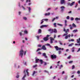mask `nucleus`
Listing matches in <instances>:
<instances>
[{
    "label": "nucleus",
    "instance_id": "nucleus-7",
    "mask_svg": "<svg viewBox=\"0 0 80 80\" xmlns=\"http://www.w3.org/2000/svg\"><path fill=\"white\" fill-rule=\"evenodd\" d=\"M48 31L49 32H50V33H53V29H49L48 30Z\"/></svg>",
    "mask_w": 80,
    "mask_h": 80
},
{
    "label": "nucleus",
    "instance_id": "nucleus-3",
    "mask_svg": "<svg viewBox=\"0 0 80 80\" xmlns=\"http://www.w3.org/2000/svg\"><path fill=\"white\" fill-rule=\"evenodd\" d=\"M57 55L53 54L51 56V58L52 59H56L57 58Z\"/></svg>",
    "mask_w": 80,
    "mask_h": 80
},
{
    "label": "nucleus",
    "instance_id": "nucleus-39",
    "mask_svg": "<svg viewBox=\"0 0 80 80\" xmlns=\"http://www.w3.org/2000/svg\"><path fill=\"white\" fill-rule=\"evenodd\" d=\"M71 58V56H69L68 57V59H70Z\"/></svg>",
    "mask_w": 80,
    "mask_h": 80
},
{
    "label": "nucleus",
    "instance_id": "nucleus-20",
    "mask_svg": "<svg viewBox=\"0 0 80 80\" xmlns=\"http://www.w3.org/2000/svg\"><path fill=\"white\" fill-rule=\"evenodd\" d=\"M74 43H71V44H70L68 45L69 47H72V45H73Z\"/></svg>",
    "mask_w": 80,
    "mask_h": 80
},
{
    "label": "nucleus",
    "instance_id": "nucleus-6",
    "mask_svg": "<svg viewBox=\"0 0 80 80\" xmlns=\"http://www.w3.org/2000/svg\"><path fill=\"white\" fill-rule=\"evenodd\" d=\"M60 8L61 9V12H63V11H64V9L65 8V7L64 6H61Z\"/></svg>",
    "mask_w": 80,
    "mask_h": 80
},
{
    "label": "nucleus",
    "instance_id": "nucleus-19",
    "mask_svg": "<svg viewBox=\"0 0 80 80\" xmlns=\"http://www.w3.org/2000/svg\"><path fill=\"white\" fill-rule=\"evenodd\" d=\"M53 32H54V33H57V29H54Z\"/></svg>",
    "mask_w": 80,
    "mask_h": 80
},
{
    "label": "nucleus",
    "instance_id": "nucleus-25",
    "mask_svg": "<svg viewBox=\"0 0 80 80\" xmlns=\"http://www.w3.org/2000/svg\"><path fill=\"white\" fill-rule=\"evenodd\" d=\"M47 46H49V47L50 48H51V47H52V46H51V45H50V44H49V43H47Z\"/></svg>",
    "mask_w": 80,
    "mask_h": 80
},
{
    "label": "nucleus",
    "instance_id": "nucleus-55",
    "mask_svg": "<svg viewBox=\"0 0 80 80\" xmlns=\"http://www.w3.org/2000/svg\"><path fill=\"white\" fill-rule=\"evenodd\" d=\"M38 47H42V45L39 44L38 45Z\"/></svg>",
    "mask_w": 80,
    "mask_h": 80
},
{
    "label": "nucleus",
    "instance_id": "nucleus-12",
    "mask_svg": "<svg viewBox=\"0 0 80 80\" xmlns=\"http://www.w3.org/2000/svg\"><path fill=\"white\" fill-rule=\"evenodd\" d=\"M55 40L53 38H51L50 39V43H53V41Z\"/></svg>",
    "mask_w": 80,
    "mask_h": 80
},
{
    "label": "nucleus",
    "instance_id": "nucleus-18",
    "mask_svg": "<svg viewBox=\"0 0 80 80\" xmlns=\"http://www.w3.org/2000/svg\"><path fill=\"white\" fill-rule=\"evenodd\" d=\"M38 33H42V30L39 29L38 31Z\"/></svg>",
    "mask_w": 80,
    "mask_h": 80
},
{
    "label": "nucleus",
    "instance_id": "nucleus-34",
    "mask_svg": "<svg viewBox=\"0 0 80 80\" xmlns=\"http://www.w3.org/2000/svg\"><path fill=\"white\" fill-rule=\"evenodd\" d=\"M42 49H40V48H38L37 50L36 51V52H38V51H39V50H42Z\"/></svg>",
    "mask_w": 80,
    "mask_h": 80
},
{
    "label": "nucleus",
    "instance_id": "nucleus-61",
    "mask_svg": "<svg viewBox=\"0 0 80 80\" xmlns=\"http://www.w3.org/2000/svg\"><path fill=\"white\" fill-rule=\"evenodd\" d=\"M67 21L66 20H65V23H67Z\"/></svg>",
    "mask_w": 80,
    "mask_h": 80
},
{
    "label": "nucleus",
    "instance_id": "nucleus-9",
    "mask_svg": "<svg viewBox=\"0 0 80 80\" xmlns=\"http://www.w3.org/2000/svg\"><path fill=\"white\" fill-rule=\"evenodd\" d=\"M42 49H43L44 50H47V48H46L45 46L43 45L42 46Z\"/></svg>",
    "mask_w": 80,
    "mask_h": 80
},
{
    "label": "nucleus",
    "instance_id": "nucleus-4",
    "mask_svg": "<svg viewBox=\"0 0 80 80\" xmlns=\"http://www.w3.org/2000/svg\"><path fill=\"white\" fill-rule=\"evenodd\" d=\"M54 48H55V49L57 51H58V50H62V48H59L57 46H56L54 47Z\"/></svg>",
    "mask_w": 80,
    "mask_h": 80
},
{
    "label": "nucleus",
    "instance_id": "nucleus-24",
    "mask_svg": "<svg viewBox=\"0 0 80 80\" xmlns=\"http://www.w3.org/2000/svg\"><path fill=\"white\" fill-rule=\"evenodd\" d=\"M39 62H41V64H42V63H43V60L42 59H40L39 60Z\"/></svg>",
    "mask_w": 80,
    "mask_h": 80
},
{
    "label": "nucleus",
    "instance_id": "nucleus-54",
    "mask_svg": "<svg viewBox=\"0 0 80 80\" xmlns=\"http://www.w3.org/2000/svg\"><path fill=\"white\" fill-rule=\"evenodd\" d=\"M51 10V8H48L47 10V11H48V10Z\"/></svg>",
    "mask_w": 80,
    "mask_h": 80
},
{
    "label": "nucleus",
    "instance_id": "nucleus-17",
    "mask_svg": "<svg viewBox=\"0 0 80 80\" xmlns=\"http://www.w3.org/2000/svg\"><path fill=\"white\" fill-rule=\"evenodd\" d=\"M28 69H27L26 70V72L27 73L28 76H29V73L28 72Z\"/></svg>",
    "mask_w": 80,
    "mask_h": 80
},
{
    "label": "nucleus",
    "instance_id": "nucleus-64",
    "mask_svg": "<svg viewBox=\"0 0 80 80\" xmlns=\"http://www.w3.org/2000/svg\"><path fill=\"white\" fill-rule=\"evenodd\" d=\"M59 54H60V53H61V51H59Z\"/></svg>",
    "mask_w": 80,
    "mask_h": 80
},
{
    "label": "nucleus",
    "instance_id": "nucleus-63",
    "mask_svg": "<svg viewBox=\"0 0 80 80\" xmlns=\"http://www.w3.org/2000/svg\"><path fill=\"white\" fill-rule=\"evenodd\" d=\"M56 77V76H54V77L53 78V79H55Z\"/></svg>",
    "mask_w": 80,
    "mask_h": 80
},
{
    "label": "nucleus",
    "instance_id": "nucleus-8",
    "mask_svg": "<svg viewBox=\"0 0 80 80\" xmlns=\"http://www.w3.org/2000/svg\"><path fill=\"white\" fill-rule=\"evenodd\" d=\"M42 55H43V56L45 58H48V57L46 55V53H43L42 54Z\"/></svg>",
    "mask_w": 80,
    "mask_h": 80
},
{
    "label": "nucleus",
    "instance_id": "nucleus-45",
    "mask_svg": "<svg viewBox=\"0 0 80 80\" xmlns=\"http://www.w3.org/2000/svg\"><path fill=\"white\" fill-rule=\"evenodd\" d=\"M45 21H48V19H43Z\"/></svg>",
    "mask_w": 80,
    "mask_h": 80
},
{
    "label": "nucleus",
    "instance_id": "nucleus-44",
    "mask_svg": "<svg viewBox=\"0 0 80 80\" xmlns=\"http://www.w3.org/2000/svg\"><path fill=\"white\" fill-rule=\"evenodd\" d=\"M23 19H24V20H27V18H26V17H24L23 18Z\"/></svg>",
    "mask_w": 80,
    "mask_h": 80
},
{
    "label": "nucleus",
    "instance_id": "nucleus-11",
    "mask_svg": "<svg viewBox=\"0 0 80 80\" xmlns=\"http://www.w3.org/2000/svg\"><path fill=\"white\" fill-rule=\"evenodd\" d=\"M65 3V0H61V4H63Z\"/></svg>",
    "mask_w": 80,
    "mask_h": 80
},
{
    "label": "nucleus",
    "instance_id": "nucleus-33",
    "mask_svg": "<svg viewBox=\"0 0 80 80\" xmlns=\"http://www.w3.org/2000/svg\"><path fill=\"white\" fill-rule=\"evenodd\" d=\"M56 24H57L56 23H54L53 24L55 27H57V25H56Z\"/></svg>",
    "mask_w": 80,
    "mask_h": 80
},
{
    "label": "nucleus",
    "instance_id": "nucleus-22",
    "mask_svg": "<svg viewBox=\"0 0 80 80\" xmlns=\"http://www.w3.org/2000/svg\"><path fill=\"white\" fill-rule=\"evenodd\" d=\"M74 3H75V1L71 3V6H72V5H73Z\"/></svg>",
    "mask_w": 80,
    "mask_h": 80
},
{
    "label": "nucleus",
    "instance_id": "nucleus-31",
    "mask_svg": "<svg viewBox=\"0 0 80 80\" xmlns=\"http://www.w3.org/2000/svg\"><path fill=\"white\" fill-rule=\"evenodd\" d=\"M59 42L60 44L61 45H62V42H61V41H59Z\"/></svg>",
    "mask_w": 80,
    "mask_h": 80
},
{
    "label": "nucleus",
    "instance_id": "nucleus-16",
    "mask_svg": "<svg viewBox=\"0 0 80 80\" xmlns=\"http://www.w3.org/2000/svg\"><path fill=\"white\" fill-rule=\"evenodd\" d=\"M41 36H42L41 35L40 36H36V37L37 38L38 40H39V37H41Z\"/></svg>",
    "mask_w": 80,
    "mask_h": 80
},
{
    "label": "nucleus",
    "instance_id": "nucleus-46",
    "mask_svg": "<svg viewBox=\"0 0 80 80\" xmlns=\"http://www.w3.org/2000/svg\"><path fill=\"white\" fill-rule=\"evenodd\" d=\"M77 73H78V74H80V71H78Z\"/></svg>",
    "mask_w": 80,
    "mask_h": 80
},
{
    "label": "nucleus",
    "instance_id": "nucleus-27",
    "mask_svg": "<svg viewBox=\"0 0 80 80\" xmlns=\"http://www.w3.org/2000/svg\"><path fill=\"white\" fill-rule=\"evenodd\" d=\"M59 26H60V27H62L63 26V25L59 23L57 24Z\"/></svg>",
    "mask_w": 80,
    "mask_h": 80
},
{
    "label": "nucleus",
    "instance_id": "nucleus-56",
    "mask_svg": "<svg viewBox=\"0 0 80 80\" xmlns=\"http://www.w3.org/2000/svg\"><path fill=\"white\" fill-rule=\"evenodd\" d=\"M55 20V18H54L52 20V22H54V20Z\"/></svg>",
    "mask_w": 80,
    "mask_h": 80
},
{
    "label": "nucleus",
    "instance_id": "nucleus-51",
    "mask_svg": "<svg viewBox=\"0 0 80 80\" xmlns=\"http://www.w3.org/2000/svg\"><path fill=\"white\" fill-rule=\"evenodd\" d=\"M16 78H19V75H17L16 76Z\"/></svg>",
    "mask_w": 80,
    "mask_h": 80
},
{
    "label": "nucleus",
    "instance_id": "nucleus-5",
    "mask_svg": "<svg viewBox=\"0 0 80 80\" xmlns=\"http://www.w3.org/2000/svg\"><path fill=\"white\" fill-rule=\"evenodd\" d=\"M23 73H24L25 74L23 78H22V80H25V78L26 77V73H25V70H24Z\"/></svg>",
    "mask_w": 80,
    "mask_h": 80
},
{
    "label": "nucleus",
    "instance_id": "nucleus-58",
    "mask_svg": "<svg viewBox=\"0 0 80 80\" xmlns=\"http://www.w3.org/2000/svg\"><path fill=\"white\" fill-rule=\"evenodd\" d=\"M79 51H80V48H79L78 49V50L77 51V52H79Z\"/></svg>",
    "mask_w": 80,
    "mask_h": 80
},
{
    "label": "nucleus",
    "instance_id": "nucleus-48",
    "mask_svg": "<svg viewBox=\"0 0 80 80\" xmlns=\"http://www.w3.org/2000/svg\"><path fill=\"white\" fill-rule=\"evenodd\" d=\"M74 18H71V20L72 21L73 20H74Z\"/></svg>",
    "mask_w": 80,
    "mask_h": 80
},
{
    "label": "nucleus",
    "instance_id": "nucleus-60",
    "mask_svg": "<svg viewBox=\"0 0 80 80\" xmlns=\"http://www.w3.org/2000/svg\"><path fill=\"white\" fill-rule=\"evenodd\" d=\"M44 25V27H47V25Z\"/></svg>",
    "mask_w": 80,
    "mask_h": 80
},
{
    "label": "nucleus",
    "instance_id": "nucleus-59",
    "mask_svg": "<svg viewBox=\"0 0 80 80\" xmlns=\"http://www.w3.org/2000/svg\"><path fill=\"white\" fill-rule=\"evenodd\" d=\"M70 29L71 30H72V29H73V27H71L70 28Z\"/></svg>",
    "mask_w": 80,
    "mask_h": 80
},
{
    "label": "nucleus",
    "instance_id": "nucleus-52",
    "mask_svg": "<svg viewBox=\"0 0 80 80\" xmlns=\"http://www.w3.org/2000/svg\"><path fill=\"white\" fill-rule=\"evenodd\" d=\"M44 26L43 25H42L41 26V28H43V27H44Z\"/></svg>",
    "mask_w": 80,
    "mask_h": 80
},
{
    "label": "nucleus",
    "instance_id": "nucleus-30",
    "mask_svg": "<svg viewBox=\"0 0 80 80\" xmlns=\"http://www.w3.org/2000/svg\"><path fill=\"white\" fill-rule=\"evenodd\" d=\"M67 19L68 20H69L70 19V17L69 16H67Z\"/></svg>",
    "mask_w": 80,
    "mask_h": 80
},
{
    "label": "nucleus",
    "instance_id": "nucleus-47",
    "mask_svg": "<svg viewBox=\"0 0 80 80\" xmlns=\"http://www.w3.org/2000/svg\"><path fill=\"white\" fill-rule=\"evenodd\" d=\"M42 20H43V19H42V20H41L42 22H41V24H42V23L44 22L43 21H42Z\"/></svg>",
    "mask_w": 80,
    "mask_h": 80
},
{
    "label": "nucleus",
    "instance_id": "nucleus-35",
    "mask_svg": "<svg viewBox=\"0 0 80 80\" xmlns=\"http://www.w3.org/2000/svg\"><path fill=\"white\" fill-rule=\"evenodd\" d=\"M28 10H29V12H30V10H31V8H30V7L28 8Z\"/></svg>",
    "mask_w": 80,
    "mask_h": 80
},
{
    "label": "nucleus",
    "instance_id": "nucleus-49",
    "mask_svg": "<svg viewBox=\"0 0 80 80\" xmlns=\"http://www.w3.org/2000/svg\"><path fill=\"white\" fill-rule=\"evenodd\" d=\"M31 2L30 0H27L26 1L27 2Z\"/></svg>",
    "mask_w": 80,
    "mask_h": 80
},
{
    "label": "nucleus",
    "instance_id": "nucleus-2",
    "mask_svg": "<svg viewBox=\"0 0 80 80\" xmlns=\"http://www.w3.org/2000/svg\"><path fill=\"white\" fill-rule=\"evenodd\" d=\"M23 54V49H21L19 52V56H21V58H22Z\"/></svg>",
    "mask_w": 80,
    "mask_h": 80
},
{
    "label": "nucleus",
    "instance_id": "nucleus-43",
    "mask_svg": "<svg viewBox=\"0 0 80 80\" xmlns=\"http://www.w3.org/2000/svg\"><path fill=\"white\" fill-rule=\"evenodd\" d=\"M19 34L20 35V36H22V32H20Z\"/></svg>",
    "mask_w": 80,
    "mask_h": 80
},
{
    "label": "nucleus",
    "instance_id": "nucleus-32",
    "mask_svg": "<svg viewBox=\"0 0 80 80\" xmlns=\"http://www.w3.org/2000/svg\"><path fill=\"white\" fill-rule=\"evenodd\" d=\"M37 67V65L36 64L33 66V68H35V67Z\"/></svg>",
    "mask_w": 80,
    "mask_h": 80
},
{
    "label": "nucleus",
    "instance_id": "nucleus-26",
    "mask_svg": "<svg viewBox=\"0 0 80 80\" xmlns=\"http://www.w3.org/2000/svg\"><path fill=\"white\" fill-rule=\"evenodd\" d=\"M24 33L25 34H27L28 33V32L27 31L25 30L24 31Z\"/></svg>",
    "mask_w": 80,
    "mask_h": 80
},
{
    "label": "nucleus",
    "instance_id": "nucleus-37",
    "mask_svg": "<svg viewBox=\"0 0 80 80\" xmlns=\"http://www.w3.org/2000/svg\"><path fill=\"white\" fill-rule=\"evenodd\" d=\"M68 6H71V3H70V2H68Z\"/></svg>",
    "mask_w": 80,
    "mask_h": 80
},
{
    "label": "nucleus",
    "instance_id": "nucleus-53",
    "mask_svg": "<svg viewBox=\"0 0 80 80\" xmlns=\"http://www.w3.org/2000/svg\"><path fill=\"white\" fill-rule=\"evenodd\" d=\"M38 54H39V55H41L42 54V53L40 52H38Z\"/></svg>",
    "mask_w": 80,
    "mask_h": 80
},
{
    "label": "nucleus",
    "instance_id": "nucleus-23",
    "mask_svg": "<svg viewBox=\"0 0 80 80\" xmlns=\"http://www.w3.org/2000/svg\"><path fill=\"white\" fill-rule=\"evenodd\" d=\"M39 59H36V63H38V62L39 61Z\"/></svg>",
    "mask_w": 80,
    "mask_h": 80
},
{
    "label": "nucleus",
    "instance_id": "nucleus-38",
    "mask_svg": "<svg viewBox=\"0 0 80 80\" xmlns=\"http://www.w3.org/2000/svg\"><path fill=\"white\" fill-rule=\"evenodd\" d=\"M72 69H74L75 68V66L74 65H72Z\"/></svg>",
    "mask_w": 80,
    "mask_h": 80
},
{
    "label": "nucleus",
    "instance_id": "nucleus-41",
    "mask_svg": "<svg viewBox=\"0 0 80 80\" xmlns=\"http://www.w3.org/2000/svg\"><path fill=\"white\" fill-rule=\"evenodd\" d=\"M77 43H80V41L78 39H77Z\"/></svg>",
    "mask_w": 80,
    "mask_h": 80
},
{
    "label": "nucleus",
    "instance_id": "nucleus-29",
    "mask_svg": "<svg viewBox=\"0 0 80 80\" xmlns=\"http://www.w3.org/2000/svg\"><path fill=\"white\" fill-rule=\"evenodd\" d=\"M44 72H45L46 73H48V74H49V72H48L47 70H44Z\"/></svg>",
    "mask_w": 80,
    "mask_h": 80
},
{
    "label": "nucleus",
    "instance_id": "nucleus-21",
    "mask_svg": "<svg viewBox=\"0 0 80 80\" xmlns=\"http://www.w3.org/2000/svg\"><path fill=\"white\" fill-rule=\"evenodd\" d=\"M72 26L73 27H75V28H76L77 27V26H76V25L75 24H74V23H73L72 24Z\"/></svg>",
    "mask_w": 80,
    "mask_h": 80
},
{
    "label": "nucleus",
    "instance_id": "nucleus-57",
    "mask_svg": "<svg viewBox=\"0 0 80 80\" xmlns=\"http://www.w3.org/2000/svg\"><path fill=\"white\" fill-rule=\"evenodd\" d=\"M48 37H50V35H47L46 37H47V38H48Z\"/></svg>",
    "mask_w": 80,
    "mask_h": 80
},
{
    "label": "nucleus",
    "instance_id": "nucleus-13",
    "mask_svg": "<svg viewBox=\"0 0 80 80\" xmlns=\"http://www.w3.org/2000/svg\"><path fill=\"white\" fill-rule=\"evenodd\" d=\"M37 73V72L34 71L32 74V76H34L35 74V73Z\"/></svg>",
    "mask_w": 80,
    "mask_h": 80
},
{
    "label": "nucleus",
    "instance_id": "nucleus-62",
    "mask_svg": "<svg viewBox=\"0 0 80 80\" xmlns=\"http://www.w3.org/2000/svg\"><path fill=\"white\" fill-rule=\"evenodd\" d=\"M26 51H24V55H25V54H26Z\"/></svg>",
    "mask_w": 80,
    "mask_h": 80
},
{
    "label": "nucleus",
    "instance_id": "nucleus-42",
    "mask_svg": "<svg viewBox=\"0 0 80 80\" xmlns=\"http://www.w3.org/2000/svg\"><path fill=\"white\" fill-rule=\"evenodd\" d=\"M69 63H73V61H70L69 62Z\"/></svg>",
    "mask_w": 80,
    "mask_h": 80
},
{
    "label": "nucleus",
    "instance_id": "nucleus-36",
    "mask_svg": "<svg viewBox=\"0 0 80 80\" xmlns=\"http://www.w3.org/2000/svg\"><path fill=\"white\" fill-rule=\"evenodd\" d=\"M70 41L73 42L74 41V39H72L71 40H69V42H70Z\"/></svg>",
    "mask_w": 80,
    "mask_h": 80
},
{
    "label": "nucleus",
    "instance_id": "nucleus-10",
    "mask_svg": "<svg viewBox=\"0 0 80 80\" xmlns=\"http://www.w3.org/2000/svg\"><path fill=\"white\" fill-rule=\"evenodd\" d=\"M43 40H44L45 42H47V41H48V38L47 37H45L43 38Z\"/></svg>",
    "mask_w": 80,
    "mask_h": 80
},
{
    "label": "nucleus",
    "instance_id": "nucleus-14",
    "mask_svg": "<svg viewBox=\"0 0 80 80\" xmlns=\"http://www.w3.org/2000/svg\"><path fill=\"white\" fill-rule=\"evenodd\" d=\"M50 15V12H48V13H46L45 14V15L46 16H48V15Z\"/></svg>",
    "mask_w": 80,
    "mask_h": 80
},
{
    "label": "nucleus",
    "instance_id": "nucleus-15",
    "mask_svg": "<svg viewBox=\"0 0 80 80\" xmlns=\"http://www.w3.org/2000/svg\"><path fill=\"white\" fill-rule=\"evenodd\" d=\"M75 20H76V21H78V20H80V18H76L75 19Z\"/></svg>",
    "mask_w": 80,
    "mask_h": 80
},
{
    "label": "nucleus",
    "instance_id": "nucleus-50",
    "mask_svg": "<svg viewBox=\"0 0 80 80\" xmlns=\"http://www.w3.org/2000/svg\"><path fill=\"white\" fill-rule=\"evenodd\" d=\"M22 7L23 8V10H25V8H24V7H23V6H22Z\"/></svg>",
    "mask_w": 80,
    "mask_h": 80
},
{
    "label": "nucleus",
    "instance_id": "nucleus-28",
    "mask_svg": "<svg viewBox=\"0 0 80 80\" xmlns=\"http://www.w3.org/2000/svg\"><path fill=\"white\" fill-rule=\"evenodd\" d=\"M78 32V30H77V29H75L74 30H73V32Z\"/></svg>",
    "mask_w": 80,
    "mask_h": 80
},
{
    "label": "nucleus",
    "instance_id": "nucleus-40",
    "mask_svg": "<svg viewBox=\"0 0 80 80\" xmlns=\"http://www.w3.org/2000/svg\"><path fill=\"white\" fill-rule=\"evenodd\" d=\"M62 67H63V65H61L60 66V67L59 68V69H61V68H62Z\"/></svg>",
    "mask_w": 80,
    "mask_h": 80
},
{
    "label": "nucleus",
    "instance_id": "nucleus-1",
    "mask_svg": "<svg viewBox=\"0 0 80 80\" xmlns=\"http://www.w3.org/2000/svg\"><path fill=\"white\" fill-rule=\"evenodd\" d=\"M69 32V29H68L67 30V31H66V34L64 33L63 34V35L62 36V37H64V36H66L65 37V39H67L68 37L70 38V37L71 35L70 34L68 35V33H67V32Z\"/></svg>",
    "mask_w": 80,
    "mask_h": 80
}]
</instances>
